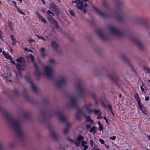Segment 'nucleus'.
Returning a JSON list of instances; mask_svg holds the SVG:
<instances>
[{"instance_id": "774afa93", "label": "nucleus", "mask_w": 150, "mask_h": 150, "mask_svg": "<svg viewBox=\"0 0 150 150\" xmlns=\"http://www.w3.org/2000/svg\"><path fill=\"white\" fill-rule=\"evenodd\" d=\"M11 51L12 52H13V50H12V49H11Z\"/></svg>"}, {"instance_id": "a18cd8bd", "label": "nucleus", "mask_w": 150, "mask_h": 150, "mask_svg": "<svg viewBox=\"0 0 150 150\" xmlns=\"http://www.w3.org/2000/svg\"><path fill=\"white\" fill-rule=\"evenodd\" d=\"M12 2L15 5V7L17 8V7L16 6V2L14 1H12Z\"/></svg>"}, {"instance_id": "f03ea898", "label": "nucleus", "mask_w": 150, "mask_h": 150, "mask_svg": "<svg viewBox=\"0 0 150 150\" xmlns=\"http://www.w3.org/2000/svg\"><path fill=\"white\" fill-rule=\"evenodd\" d=\"M11 126L15 129L17 134L20 136L22 134V130L20 127L19 122L17 120H12L10 122Z\"/></svg>"}, {"instance_id": "c85d7f7f", "label": "nucleus", "mask_w": 150, "mask_h": 150, "mask_svg": "<svg viewBox=\"0 0 150 150\" xmlns=\"http://www.w3.org/2000/svg\"><path fill=\"white\" fill-rule=\"evenodd\" d=\"M49 63L50 64H54L55 61V60L53 59H51L50 60Z\"/></svg>"}, {"instance_id": "cd10ccee", "label": "nucleus", "mask_w": 150, "mask_h": 150, "mask_svg": "<svg viewBox=\"0 0 150 150\" xmlns=\"http://www.w3.org/2000/svg\"><path fill=\"white\" fill-rule=\"evenodd\" d=\"M96 128L94 126H93L91 127L90 129L89 130V132L91 133L93 132L95 130Z\"/></svg>"}, {"instance_id": "393cba45", "label": "nucleus", "mask_w": 150, "mask_h": 150, "mask_svg": "<svg viewBox=\"0 0 150 150\" xmlns=\"http://www.w3.org/2000/svg\"><path fill=\"white\" fill-rule=\"evenodd\" d=\"M136 45L139 46V47H142V44L139 41H137L136 43Z\"/></svg>"}, {"instance_id": "b1692460", "label": "nucleus", "mask_w": 150, "mask_h": 150, "mask_svg": "<svg viewBox=\"0 0 150 150\" xmlns=\"http://www.w3.org/2000/svg\"><path fill=\"white\" fill-rule=\"evenodd\" d=\"M144 71L147 73H150V69L147 67H144Z\"/></svg>"}, {"instance_id": "f8f14e48", "label": "nucleus", "mask_w": 150, "mask_h": 150, "mask_svg": "<svg viewBox=\"0 0 150 150\" xmlns=\"http://www.w3.org/2000/svg\"><path fill=\"white\" fill-rule=\"evenodd\" d=\"M35 13L36 14L38 17V18L41 20V21L43 23H46V20L45 18H44L43 17H42L38 12H35Z\"/></svg>"}, {"instance_id": "c9c22d12", "label": "nucleus", "mask_w": 150, "mask_h": 150, "mask_svg": "<svg viewBox=\"0 0 150 150\" xmlns=\"http://www.w3.org/2000/svg\"><path fill=\"white\" fill-rule=\"evenodd\" d=\"M22 58H20L16 59L17 61L20 63H21L22 62Z\"/></svg>"}, {"instance_id": "4be33fe9", "label": "nucleus", "mask_w": 150, "mask_h": 150, "mask_svg": "<svg viewBox=\"0 0 150 150\" xmlns=\"http://www.w3.org/2000/svg\"><path fill=\"white\" fill-rule=\"evenodd\" d=\"M95 9L96 11V12L100 15L101 16H104V14L103 13H102L97 8H95Z\"/></svg>"}, {"instance_id": "5fc2aeb1", "label": "nucleus", "mask_w": 150, "mask_h": 150, "mask_svg": "<svg viewBox=\"0 0 150 150\" xmlns=\"http://www.w3.org/2000/svg\"><path fill=\"white\" fill-rule=\"evenodd\" d=\"M98 125H102V124H101L100 123V122H98Z\"/></svg>"}, {"instance_id": "39448f33", "label": "nucleus", "mask_w": 150, "mask_h": 150, "mask_svg": "<svg viewBox=\"0 0 150 150\" xmlns=\"http://www.w3.org/2000/svg\"><path fill=\"white\" fill-rule=\"evenodd\" d=\"M75 3V6L77 7L78 9L82 10L83 8V2L80 0H76L72 1V3Z\"/></svg>"}, {"instance_id": "2f4dec72", "label": "nucleus", "mask_w": 150, "mask_h": 150, "mask_svg": "<svg viewBox=\"0 0 150 150\" xmlns=\"http://www.w3.org/2000/svg\"><path fill=\"white\" fill-rule=\"evenodd\" d=\"M137 102V103H138V106H139H139H140V105H141V100H140V99H138V100H136Z\"/></svg>"}, {"instance_id": "f704fd0d", "label": "nucleus", "mask_w": 150, "mask_h": 150, "mask_svg": "<svg viewBox=\"0 0 150 150\" xmlns=\"http://www.w3.org/2000/svg\"><path fill=\"white\" fill-rule=\"evenodd\" d=\"M90 144L91 146H94V142L93 140H91L90 141Z\"/></svg>"}, {"instance_id": "58836bf2", "label": "nucleus", "mask_w": 150, "mask_h": 150, "mask_svg": "<svg viewBox=\"0 0 150 150\" xmlns=\"http://www.w3.org/2000/svg\"><path fill=\"white\" fill-rule=\"evenodd\" d=\"M103 118L105 120L106 123L107 124L108 123V119H107L105 117H104Z\"/></svg>"}, {"instance_id": "13d9d810", "label": "nucleus", "mask_w": 150, "mask_h": 150, "mask_svg": "<svg viewBox=\"0 0 150 150\" xmlns=\"http://www.w3.org/2000/svg\"><path fill=\"white\" fill-rule=\"evenodd\" d=\"M28 51L31 52H33L32 50H28Z\"/></svg>"}, {"instance_id": "bb28decb", "label": "nucleus", "mask_w": 150, "mask_h": 150, "mask_svg": "<svg viewBox=\"0 0 150 150\" xmlns=\"http://www.w3.org/2000/svg\"><path fill=\"white\" fill-rule=\"evenodd\" d=\"M18 11L21 13V14L23 15H25V13L23 12L20 9L18 8H17Z\"/></svg>"}, {"instance_id": "864d4df0", "label": "nucleus", "mask_w": 150, "mask_h": 150, "mask_svg": "<svg viewBox=\"0 0 150 150\" xmlns=\"http://www.w3.org/2000/svg\"><path fill=\"white\" fill-rule=\"evenodd\" d=\"M41 1L42 2V3L43 4H45V1L44 0H41Z\"/></svg>"}, {"instance_id": "e433bc0d", "label": "nucleus", "mask_w": 150, "mask_h": 150, "mask_svg": "<svg viewBox=\"0 0 150 150\" xmlns=\"http://www.w3.org/2000/svg\"><path fill=\"white\" fill-rule=\"evenodd\" d=\"M103 127L102 126V125H99V130L100 131H101L103 130Z\"/></svg>"}, {"instance_id": "e2e57ef3", "label": "nucleus", "mask_w": 150, "mask_h": 150, "mask_svg": "<svg viewBox=\"0 0 150 150\" xmlns=\"http://www.w3.org/2000/svg\"><path fill=\"white\" fill-rule=\"evenodd\" d=\"M76 117L78 119H79V117H78V116H77V114L76 115Z\"/></svg>"}, {"instance_id": "1a4fd4ad", "label": "nucleus", "mask_w": 150, "mask_h": 150, "mask_svg": "<svg viewBox=\"0 0 150 150\" xmlns=\"http://www.w3.org/2000/svg\"><path fill=\"white\" fill-rule=\"evenodd\" d=\"M87 142L84 140H82L81 142V146L83 147L82 150H86L88 148L89 146L88 145H87Z\"/></svg>"}, {"instance_id": "ea45409f", "label": "nucleus", "mask_w": 150, "mask_h": 150, "mask_svg": "<svg viewBox=\"0 0 150 150\" xmlns=\"http://www.w3.org/2000/svg\"><path fill=\"white\" fill-rule=\"evenodd\" d=\"M2 32L0 30V38L1 39L4 37V36L2 35Z\"/></svg>"}, {"instance_id": "f3484780", "label": "nucleus", "mask_w": 150, "mask_h": 150, "mask_svg": "<svg viewBox=\"0 0 150 150\" xmlns=\"http://www.w3.org/2000/svg\"><path fill=\"white\" fill-rule=\"evenodd\" d=\"M139 109L141 110L143 113H144L145 115H146V109L142 105H140V106H139Z\"/></svg>"}, {"instance_id": "49530a36", "label": "nucleus", "mask_w": 150, "mask_h": 150, "mask_svg": "<svg viewBox=\"0 0 150 150\" xmlns=\"http://www.w3.org/2000/svg\"><path fill=\"white\" fill-rule=\"evenodd\" d=\"M70 13L72 16H74V14L73 12L72 11H70Z\"/></svg>"}, {"instance_id": "4468645a", "label": "nucleus", "mask_w": 150, "mask_h": 150, "mask_svg": "<svg viewBox=\"0 0 150 150\" xmlns=\"http://www.w3.org/2000/svg\"><path fill=\"white\" fill-rule=\"evenodd\" d=\"M11 61V62L13 64H15L17 67V69L19 71L21 70H24L23 68H21L20 65L19 64H16L14 61L13 60H10Z\"/></svg>"}, {"instance_id": "bf43d9fd", "label": "nucleus", "mask_w": 150, "mask_h": 150, "mask_svg": "<svg viewBox=\"0 0 150 150\" xmlns=\"http://www.w3.org/2000/svg\"><path fill=\"white\" fill-rule=\"evenodd\" d=\"M18 1H19L20 3L22 2L23 0H18Z\"/></svg>"}, {"instance_id": "2eb2a0df", "label": "nucleus", "mask_w": 150, "mask_h": 150, "mask_svg": "<svg viewBox=\"0 0 150 150\" xmlns=\"http://www.w3.org/2000/svg\"><path fill=\"white\" fill-rule=\"evenodd\" d=\"M28 59H30L31 60V61L33 63L34 66L35 67H37V65L34 62V57L31 54L28 57Z\"/></svg>"}, {"instance_id": "a19ab883", "label": "nucleus", "mask_w": 150, "mask_h": 150, "mask_svg": "<svg viewBox=\"0 0 150 150\" xmlns=\"http://www.w3.org/2000/svg\"><path fill=\"white\" fill-rule=\"evenodd\" d=\"M47 13L48 14H52L53 16H54L53 13L50 10H48L47 11Z\"/></svg>"}, {"instance_id": "09e8293b", "label": "nucleus", "mask_w": 150, "mask_h": 150, "mask_svg": "<svg viewBox=\"0 0 150 150\" xmlns=\"http://www.w3.org/2000/svg\"><path fill=\"white\" fill-rule=\"evenodd\" d=\"M140 88L142 92H143L144 91V89L142 86H141L140 87Z\"/></svg>"}, {"instance_id": "72a5a7b5", "label": "nucleus", "mask_w": 150, "mask_h": 150, "mask_svg": "<svg viewBox=\"0 0 150 150\" xmlns=\"http://www.w3.org/2000/svg\"><path fill=\"white\" fill-rule=\"evenodd\" d=\"M134 98L136 100L139 99L138 96V94L137 93H136L134 95Z\"/></svg>"}, {"instance_id": "052dcab7", "label": "nucleus", "mask_w": 150, "mask_h": 150, "mask_svg": "<svg viewBox=\"0 0 150 150\" xmlns=\"http://www.w3.org/2000/svg\"><path fill=\"white\" fill-rule=\"evenodd\" d=\"M122 95L121 94L119 95V97L120 98H121L122 97Z\"/></svg>"}, {"instance_id": "603ef678", "label": "nucleus", "mask_w": 150, "mask_h": 150, "mask_svg": "<svg viewBox=\"0 0 150 150\" xmlns=\"http://www.w3.org/2000/svg\"><path fill=\"white\" fill-rule=\"evenodd\" d=\"M24 49L26 51H28V48H27V47H25L24 48Z\"/></svg>"}, {"instance_id": "aec40b11", "label": "nucleus", "mask_w": 150, "mask_h": 150, "mask_svg": "<svg viewBox=\"0 0 150 150\" xmlns=\"http://www.w3.org/2000/svg\"><path fill=\"white\" fill-rule=\"evenodd\" d=\"M11 40L13 41V45H16L17 41L13 37V36L12 35H11Z\"/></svg>"}, {"instance_id": "8fccbe9b", "label": "nucleus", "mask_w": 150, "mask_h": 150, "mask_svg": "<svg viewBox=\"0 0 150 150\" xmlns=\"http://www.w3.org/2000/svg\"><path fill=\"white\" fill-rule=\"evenodd\" d=\"M105 146L108 149L110 147L108 145H107L106 144H105Z\"/></svg>"}, {"instance_id": "c03bdc74", "label": "nucleus", "mask_w": 150, "mask_h": 150, "mask_svg": "<svg viewBox=\"0 0 150 150\" xmlns=\"http://www.w3.org/2000/svg\"><path fill=\"white\" fill-rule=\"evenodd\" d=\"M86 127L87 129H88L89 128H90L91 126L90 125L88 124L86 125Z\"/></svg>"}, {"instance_id": "680f3d73", "label": "nucleus", "mask_w": 150, "mask_h": 150, "mask_svg": "<svg viewBox=\"0 0 150 150\" xmlns=\"http://www.w3.org/2000/svg\"><path fill=\"white\" fill-rule=\"evenodd\" d=\"M83 12L84 13H86V11L84 9L83 10Z\"/></svg>"}, {"instance_id": "de8ad7c7", "label": "nucleus", "mask_w": 150, "mask_h": 150, "mask_svg": "<svg viewBox=\"0 0 150 150\" xmlns=\"http://www.w3.org/2000/svg\"><path fill=\"white\" fill-rule=\"evenodd\" d=\"M149 98L148 97H145V100L146 101H148L149 100Z\"/></svg>"}, {"instance_id": "a211bd4d", "label": "nucleus", "mask_w": 150, "mask_h": 150, "mask_svg": "<svg viewBox=\"0 0 150 150\" xmlns=\"http://www.w3.org/2000/svg\"><path fill=\"white\" fill-rule=\"evenodd\" d=\"M51 45L52 47L54 49H56L57 47V44L54 41L51 42Z\"/></svg>"}, {"instance_id": "4d7b16f0", "label": "nucleus", "mask_w": 150, "mask_h": 150, "mask_svg": "<svg viewBox=\"0 0 150 150\" xmlns=\"http://www.w3.org/2000/svg\"><path fill=\"white\" fill-rule=\"evenodd\" d=\"M92 150H101L100 149H92Z\"/></svg>"}, {"instance_id": "20e7f679", "label": "nucleus", "mask_w": 150, "mask_h": 150, "mask_svg": "<svg viewBox=\"0 0 150 150\" xmlns=\"http://www.w3.org/2000/svg\"><path fill=\"white\" fill-rule=\"evenodd\" d=\"M111 33L117 36L120 37L122 36L123 34L115 28L111 27L110 28Z\"/></svg>"}, {"instance_id": "a878e982", "label": "nucleus", "mask_w": 150, "mask_h": 150, "mask_svg": "<svg viewBox=\"0 0 150 150\" xmlns=\"http://www.w3.org/2000/svg\"><path fill=\"white\" fill-rule=\"evenodd\" d=\"M100 111V110H93V112H94L95 114L96 115Z\"/></svg>"}, {"instance_id": "6e6552de", "label": "nucleus", "mask_w": 150, "mask_h": 150, "mask_svg": "<svg viewBox=\"0 0 150 150\" xmlns=\"http://www.w3.org/2000/svg\"><path fill=\"white\" fill-rule=\"evenodd\" d=\"M58 115L60 121H64L66 120L67 119V117L64 114L61 112L58 113Z\"/></svg>"}, {"instance_id": "6e6d98bb", "label": "nucleus", "mask_w": 150, "mask_h": 150, "mask_svg": "<svg viewBox=\"0 0 150 150\" xmlns=\"http://www.w3.org/2000/svg\"><path fill=\"white\" fill-rule=\"evenodd\" d=\"M147 137L149 140L150 141V136H148Z\"/></svg>"}, {"instance_id": "473e14b6", "label": "nucleus", "mask_w": 150, "mask_h": 150, "mask_svg": "<svg viewBox=\"0 0 150 150\" xmlns=\"http://www.w3.org/2000/svg\"><path fill=\"white\" fill-rule=\"evenodd\" d=\"M101 113H100L99 114L97 117L98 119H101L103 118L101 116Z\"/></svg>"}, {"instance_id": "412c9836", "label": "nucleus", "mask_w": 150, "mask_h": 150, "mask_svg": "<svg viewBox=\"0 0 150 150\" xmlns=\"http://www.w3.org/2000/svg\"><path fill=\"white\" fill-rule=\"evenodd\" d=\"M86 122H89L91 124L93 123V121L91 119L89 116L86 117Z\"/></svg>"}, {"instance_id": "338daca9", "label": "nucleus", "mask_w": 150, "mask_h": 150, "mask_svg": "<svg viewBox=\"0 0 150 150\" xmlns=\"http://www.w3.org/2000/svg\"><path fill=\"white\" fill-rule=\"evenodd\" d=\"M2 52V50L1 49H0V53Z\"/></svg>"}, {"instance_id": "0eeeda50", "label": "nucleus", "mask_w": 150, "mask_h": 150, "mask_svg": "<svg viewBox=\"0 0 150 150\" xmlns=\"http://www.w3.org/2000/svg\"><path fill=\"white\" fill-rule=\"evenodd\" d=\"M92 105L91 103L85 104L83 107V108L86 110L88 113L90 114L93 112V110L91 109Z\"/></svg>"}, {"instance_id": "37998d69", "label": "nucleus", "mask_w": 150, "mask_h": 150, "mask_svg": "<svg viewBox=\"0 0 150 150\" xmlns=\"http://www.w3.org/2000/svg\"><path fill=\"white\" fill-rule=\"evenodd\" d=\"M16 76L18 79L19 77H21V74L19 73L18 74H17Z\"/></svg>"}, {"instance_id": "79ce46f5", "label": "nucleus", "mask_w": 150, "mask_h": 150, "mask_svg": "<svg viewBox=\"0 0 150 150\" xmlns=\"http://www.w3.org/2000/svg\"><path fill=\"white\" fill-rule=\"evenodd\" d=\"M102 35H103V34H102V33L101 32H99V33H98V35L101 38H102Z\"/></svg>"}, {"instance_id": "9b49d317", "label": "nucleus", "mask_w": 150, "mask_h": 150, "mask_svg": "<svg viewBox=\"0 0 150 150\" xmlns=\"http://www.w3.org/2000/svg\"><path fill=\"white\" fill-rule=\"evenodd\" d=\"M71 125V123L69 122H67V123L65 128L64 129L63 131L64 133L66 134L67 133Z\"/></svg>"}, {"instance_id": "423d86ee", "label": "nucleus", "mask_w": 150, "mask_h": 150, "mask_svg": "<svg viewBox=\"0 0 150 150\" xmlns=\"http://www.w3.org/2000/svg\"><path fill=\"white\" fill-rule=\"evenodd\" d=\"M45 73L48 76H51L53 73V69L50 67L47 66L45 67Z\"/></svg>"}, {"instance_id": "5701e85b", "label": "nucleus", "mask_w": 150, "mask_h": 150, "mask_svg": "<svg viewBox=\"0 0 150 150\" xmlns=\"http://www.w3.org/2000/svg\"><path fill=\"white\" fill-rule=\"evenodd\" d=\"M35 36L37 37L38 39H41L42 40H43L44 41H46V39L44 38V37H42V36H39V35H35Z\"/></svg>"}, {"instance_id": "4c0bfd02", "label": "nucleus", "mask_w": 150, "mask_h": 150, "mask_svg": "<svg viewBox=\"0 0 150 150\" xmlns=\"http://www.w3.org/2000/svg\"><path fill=\"white\" fill-rule=\"evenodd\" d=\"M110 139L112 140H115L116 139V137L115 136H114L111 137L110 138Z\"/></svg>"}, {"instance_id": "0e129e2a", "label": "nucleus", "mask_w": 150, "mask_h": 150, "mask_svg": "<svg viewBox=\"0 0 150 150\" xmlns=\"http://www.w3.org/2000/svg\"><path fill=\"white\" fill-rule=\"evenodd\" d=\"M42 11L43 12H45V11L44 10V9H42Z\"/></svg>"}, {"instance_id": "ddd939ff", "label": "nucleus", "mask_w": 150, "mask_h": 150, "mask_svg": "<svg viewBox=\"0 0 150 150\" xmlns=\"http://www.w3.org/2000/svg\"><path fill=\"white\" fill-rule=\"evenodd\" d=\"M2 54L6 59L10 60H13L11 56L8 53H6L4 51L2 52Z\"/></svg>"}, {"instance_id": "9d476101", "label": "nucleus", "mask_w": 150, "mask_h": 150, "mask_svg": "<svg viewBox=\"0 0 150 150\" xmlns=\"http://www.w3.org/2000/svg\"><path fill=\"white\" fill-rule=\"evenodd\" d=\"M25 78L28 82L30 83V84L31 85L32 89L34 91H36L37 90V88L33 84L32 81H30L29 79L28 78L25 77Z\"/></svg>"}, {"instance_id": "dca6fc26", "label": "nucleus", "mask_w": 150, "mask_h": 150, "mask_svg": "<svg viewBox=\"0 0 150 150\" xmlns=\"http://www.w3.org/2000/svg\"><path fill=\"white\" fill-rule=\"evenodd\" d=\"M66 81V79L64 77L61 78L59 82V83L60 84H63L65 83Z\"/></svg>"}, {"instance_id": "7ed1b4c3", "label": "nucleus", "mask_w": 150, "mask_h": 150, "mask_svg": "<svg viewBox=\"0 0 150 150\" xmlns=\"http://www.w3.org/2000/svg\"><path fill=\"white\" fill-rule=\"evenodd\" d=\"M77 141L73 139H71L70 138L68 139L71 142L73 143L77 146H79L80 145V141L84 139V137L81 135H79L77 137Z\"/></svg>"}, {"instance_id": "f257e3e1", "label": "nucleus", "mask_w": 150, "mask_h": 150, "mask_svg": "<svg viewBox=\"0 0 150 150\" xmlns=\"http://www.w3.org/2000/svg\"><path fill=\"white\" fill-rule=\"evenodd\" d=\"M84 91L83 88L79 86L77 89V92L76 97L72 98L71 100V104L72 106H75L77 104V101L78 98L81 97L83 95Z\"/></svg>"}, {"instance_id": "3c124183", "label": "nucleus", "mask_w": 150, "mask_h": 150, "mask_svg": "<svg viewBox=\"0 0 150 150\" xmlns=\"http://www.w3.org/2000/svg\"><path fill=\"white\" fill-rule=\"evenodd\" d=\"M108 108L111 111H112V108L110 106H108Z\"/></svg>"}, {"instance_id": "6ab92c4d", "label": "nucleus", "mask_w": 150, "mask_h": 150, "mask_svg": "<svg viewBox=\"0 0 150 150\" xmlns=\"http://www.w3.org/2000/svg\"><path fill=\"white\" fill-rule=\"evenodd\" d=\"M45 50V48H41L40 52L42 53L41 57H44L46 55Z\"/></svg>"}, {"instance_id": "69168bd1", "label": "nucleus", "mask_w": 150, "mask_h": 150, "mask_svg": "<svg viewBox=\"0 0 150 150\" xmlns=\"http://www.w3.org/2000/svg\"><path fill=\"white\" fill-rule=\"evenodd\" d=\"M87 6V4H85V6Z\"/></svg>"}, {"instance_id": "7c9ffc66", "label": "nucleus", "mask_w": 150, "mask_h": 150, "mask_svg": "<svg viewBox=\"0 0 150 150\" xmlns=\"http://www.w3.org/2000/svg\"><path fill=\"white\" fill-rule=\"evenodd\" d=\"M28 41L29 42H30V43H31L33 42H35V40L33 39H32L30 38H29V39Z\"/></svg>"}, {"instance_id": "c756f323", "label": "nucleus", "mask_w": 150, "mask_h": 150, "mask_svg": "<svg viewBox=\"0 0 150 150\" xmlns=\"http://www.w3.org/2000/svg\"><path fill=\"white\" fill-rule=\"evenodd\" d=\"M98 140L99 142L102 144H105V141H104L101 139L99 138L98 139Z\"/></svg>"}]
</instances>
